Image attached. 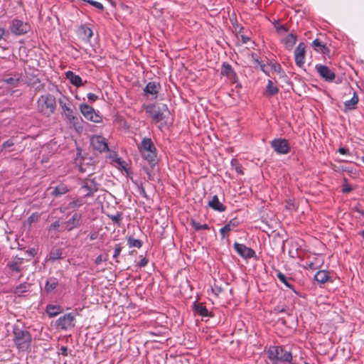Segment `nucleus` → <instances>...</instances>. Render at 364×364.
I'll use <instances>...</instances> for the list:
<instances>
[{"label": "nucleus", "mask_w": 364, "mask_h": 364, "mask_svg": "<svg viewBox=\"0 0 364 364\" xmlns=\"http://www.w3.org/2000/svg\"><path fill=\"white\" fill-rule=\"evenodd\" d=\"M58 102L62 109V114L65 116V120L77 130L82 128L80 125L81 118L76 113V109L72 101L68 97L63 95L58 100Z\"/></svg>", "instance_id": "1"}, {"label": "nucleus", "mask_w": 364, "mask_h": 364, "mask_svg": "<svg viewBox=\"0 0 364 364\" xmlns=\"http://www.w3.org/2000/svg\"><path fill=\"white\" fill-rule=\"evenodd\" d=\"M267 357L272 364L291 363L292 353L282 346H271L267 350Z\"/></svg>", "instance_id": "2"}, {"label": "nucleus", "mask_w": 364, "mask_h": 364, "mask_svg": "<svg viewBox=\"0 0 364 364\" xmlns=\"http://www.w3.org/2000/svg\"><path fill=\"white\" fill-rule=\"evenodd\" d=\"M13 341L19 350H25L30 347L32 337L29 331L15 325L13 326Z\"/></svg>", "instance_id": "3"}, {"label": "nucleus", "mask_w": 364, "mask_h": 364, "mask_svg": "<svg viewBox=\"0 0 364 364\" xmlns=\"http://www.w3.org/2000/svg\"><path fill=\"white\" fill-rule=\"evenodd\" d=\"M37 107L40 113L50 117L56 109V99L51 94L41 95L37 101Z\"/></svg>", "instance_id": "4"}, {"label": "nucleus", "mask_w": 364, "mask_h": 364, "mask_svg": "<svg viewBox=\"0 0 364 364\" xmlns=\"http://www.w3.org/2000/svg\"><path fill=\"white\" fill-rule=\"evenodd\" d=\"M144 109L146 113L156 122L164 119L166 113L169 114L168 106L166 104H150L144 105Z\"/></svg>", "instance_id": "5"}, {"label": "nucleus", "mask_w": 364, "mask_h": 364, "mask_svg": "<svg viewBox=\"0 0 364 364\" xmlns=\"http://www.w3.org/2000/svg\"><path fill=\"white\" fill-rule=\"evenodd\" d=\"M9 30L15 36H23L31 30V26L22 20L14 18L9 23Z\"/></svg>", "instance_id": "6"}, {"label": "nucleus", "mask_w": 364, "mask_h": 364, "mask_svg": "<svg viewBox=\"0 0 364 364\" xmlns=\"http://www.w3.org/2000/svg\"><path fill=\"white\" fill-rule=\"evenodd\" d=\"M271 147L278 155H285L290 152L291 147L289 141L284 138L274 139L271 142Z\"/></svg>", "instance_id": "7"}, {"label": "nucleus", "mask_w": 364, "mask_h": 364, "mask_svg": "<svg viewBox=\"0 0 364 364\" xmlns=\"http://www.w3.org/2000/svg\"><path fill=\"white\" fill-rule=\"evenodd\" d=\"M79 109L84 117L91 122L99 123L102 121V117L96 112L94 108L87 104H80Z\"/></svg>", "instance_id": "8"}, {"label": "nucleus", "mask_w": 364, "mask_h": 364, "mask_svg": "<svg viewBox=\"0 0 364 364\" xmlns=\"http://www.w3.org/2000/svg\"><path fill=\"white\" fill-rule=\"evenodd\" d=\"M315 69L320 77L326 82H332L336 78L335 72L326 65L316 64Z\"/></svg>", "instance_id": "9"}, {"label": "nucleus", "mask_w": 364, "mask_h": 364, "mask_svg": "<svg viewBox=\"0 0 364 364\" xmlns=\"http://www.w3.org/2000/svg\"><path fill=\"white\" fill-rule=\"evenodd\" d=\"M75 319V315L73 313H68L64 314L63 316L58 318L56 321V326L63 330H67L69 328L74 327V321Z\"/></svg>", "instance_id": "10"}, {"label": "nucleus", "mask_w": 364, "mask_h": 364, "mask_svg": "<svg viewBox=\"0 0 364 364\" xmlns=\"http://www.w3.org/2000/svg\"><path fill=\"white\" fill-rule=\"evenodd\" d=\"M81 220L82 214L75 212L69 220L63 223V225L66 231L70 232L80 227Z\"/></svg>", "instance_id": "11"}, {"label": "nucleus", "mask_w": 364, "mask_h": 364, "mask_svg": "<svg viewBox=\"0 0 364 364\" xmlns=\"http://www.w3.org/2000/svg\"><path fill=\"white\" fill-rule=\"evenodd\" d=\"M233 247L237 253L242 258L250 259L255 256V250L247 247L244 244H240L235 242Z\"/></svg>", "instance_id": "12"}, {"label": "nucleus", "mask_w": 364, "mask_h": 364, "mask_svg": "<svg viewBox=\"0 0 364 364\" xmlns=\"http://www.w3.org/2000/svg\"><path fill=\"white\" fill-rule=\"evenodd\" d=\"M91 144L94 149L100 152H108L109 149L105 137L102 136H96L91 140Z\"/></svg>", "instance_id": "13"}, {"label": "nucleus", "mask_w": 364, "mask_h": 364, "mask_svg": "<svg viewBox=\"0 0 364 364\" xmlns=\"http://www.w3.org/2000/svg\"><path fill=\"white\" fill-rule=\"evenodd\" d=\"M305 49H306L305 43L303 42H301L297 46V47L296 48V49L294 50L295 63H296V65L299 68H302L304 64L305 53H306Z\"/></svg>", "instance_id": "14"}, {"label": "nucleus", "mask_w": 364, "mask_h": 364, "mask_svg": "<svg viewBox=\"0 0 364 364\" xmlns=\"http://www.w3.org/2000/svg\"><path fill=\"white\" fill-rule=\"evenodd\" d=\"M221 75L226 76L232 83H235L238 80L237 73L232 69V66L227 62H224L221 67Z\"/></svg>", "instance_id": "15"}, {"label": "nucleus", "mask_w": 364, "mask_h": 364, "mask_svg": "<svg viewBox=\"0 0 364 364\" xmlns=\"http://www.w3.org/2000/svg\"><path fill=\"white\" fill-rule=\"evenodd\" d=\"M82 188L87 191L85 197H92L93 194L98 191V184L95 179H87L83 181Z\"/></svg>", "instance_id": "16"}, {"label": "nucleus", "mask_w": 364, "mask_h": 364, "mask_svg": "<svg viewBox=\"0 0 364 364\" xmlns=\"http://www.w3.org/2000/svg\"><path fill=\"white\" fill-rule=\"evenodd\" d=\"M23 264V258L18 257L16 255L14 259L9 262L6 264V268L11 270L12 272L18 273L23 271V268L22 267Z\"/></svg>", "instance_id": "17"}, {"label": "nucleus", "mask_w": 364, "mask_h": 364, "mask_svg": "<svg viewBox=\"0 0 364 364\" xmlns=\"http://www.w3.org/2000/svg\"><path fill=\"white\" fill-rule=\"evenodd\" d=\"M160 88L161 85L159 82H149L146 84V87L144 89V95L148 96L151 95H155L156 97Z\"/></svg>", "instance_id": "18"}, {"label": "nucleus", "mask_w": 364, "mask_h": 364, "mask_svg": "<svg viewBox=\"0 0 364 364\" xmlns=\"http://www.w3.org/2000/svg\"><path fill=\"white\" fill-rule=\"evenodd\" d=\"M208 205L213 210L222 213L226 210V206L224 205L218 199L217 195H215L208 201Z\"/></svg>", "instance_id": "19"}, {"label": "nucleus", "mask_w": 364, "mask_h": 364, "mask_svg": "<svg viewBox=\"0 0 364 364\" xmlns=\"http://www.w3.org/2000/svg\"><path fill=\"white\" fill-rule=\"evenodd\" d=\"M239 224L240 223L237 218L231 219L225 226L220 229L221 239L223 240L225 237V234L230 232L232 228L237 227Z\"/></svg>", "instance_id": "20"}, {"label": "nucleus", "mask_w": 364, "mask_h": 364, "mask_svg": "<svg viewBox=\"0 0 364 364\" xmlns=\"http://www.w3.org/2000/svg\"><path fill=\"white\" fill-rule=\"evenodd\" d=\"M139 149L141 153H144L156 151V148L155 147L151 139L145 137L142 139L141 145L139 146Z\"/></svg>", "instance_id": "21"}, {"label": "nucleus", "mask_w": 364, "mask_h": 364, "mask_svg": "<svg viewBox=\"0 0 364 364\" xmlns=\"http://www.w3.org/2000/svg\"><path fill=\"white\" fill-rule=\"evenodd\" d=\"M311 46L316 52L321 53L323 55H329V48L318 38L314 40Z\"/></svg>", "instance_id": "22"}, {"label": "nucleus", "mask_w": 364, "mask_h": 364, "mask_svg": "<svg viewBox=\"0 0 364 364\" xmlns=\"http://www.w3.org/2000/svg\"><path fill=\"white\" fill-rule=\"evenodd\" d=\"M59 284V280L56 277H50L46 282L45 284V291L48 294L52 292L54 289H56Z\"/></svg>", "instance_id": "23"}, {"label": "nucleus", "mask_w": 364, "mask_h": 364, "mask_svg": "<svg viewBox=\"0 0 364 364\" xmlns=\"http://www.w3.org/2000/svg\"><path fill=\"white\" fill-rule=\"evenodd\" d=\"M65 76L66 78L70 80L71 84L77 87L83 85L82 78L70 70L66 72Z\"/></svg>", "instance_id": "24"}, {"label": "nucleus", "mask_w": 364, "mask_h": 364, "mask_svg": "<svg viewBox=\"0 0 364 364\" xmlns=\"http://www.w3.org/2000/svg\"><path fill=\"white\" fill-rule=\"evenodd\" d=\"M142 157L144 159H145L149 164L150 165L151 168H153L156 164V157H157V153L156 151H151L148 152H144L141 153Z\"/></svg>", "instance_id": "25"}, {"label": "nucleus", "mask_w": 364, "mask_h": 364, "mask_svg": "<svg viewBox=\"0 0 364 364\" xmlns=\"http://www.w3.org/2000/svg\"><path fill=\"white\" fill-rule=\"evenodd\" d=\"M78 34L85 40L90 41L93 36L92 31L86 25H81L78 29Z\"/></svg>", "instance_id": "26"}, {"label": "nucleus", "mask_w": 364, "mask_h": 364, "mask_svg": "<svg viewBox=\"0 0 364 364\" xmlns=\"http://www.w3.org/2000/svg\"><path fill=\"white\" fill-rule=\"evenodd\" d=\"M279 90L277 87L274 86L273 82L271 80H268L267 85L266 86L264 95L267 97L274 96L279 92Z\"/></svg>", "instance_id": "27"}, {"label": "nucleus", "mask_w": 364, "mask_h": 364, "mask_svg": "<svg viewBox=\"0 0 364 364\" xmlns=\"http://www.w3.org/2000/svg\"><path fill=\"white\" fill-rule=\"evenodd\" d=\"M63 311V308L59 305L48 304L46 306V313L49 317L56 316Z\"/></svg>", "instance_id": "28"}, {"label": "nucleus", "mask_w": 364, "mask_h": 364, "mask_svg": "<svg viewBox=\"0 0 364 364\" xmlns=\"http://www.w3.org/2000/svg\"><path fill=\"white\" fill-rule=\"evenodd\" d=\"M329 279V273L325 270H320L314 275L315 281L320 284H325Z\"/></svg>", "instance_id": "29"}, {"label": "nucleus", "mask_w": 364, "mask_h": 364, "mask_svg": "<svg viewBox=\"0 0 364 364\" xmlns=\"http://www.w3.org/2000/svg\"><path fill=\"white\" fill-rule=\"evenodd\" d=\"M358 101H359L358 96L356 92H354L351 99L349 100H346L344 102L345 109L346 110L355 109Z\"/></svg>", "instance_id": "30"}, {"label": "nucleus", "mask_w": 364, "mask_h": 364, "mask_svg": "<svg viewBox=\"0 0 364 364\" xmlns=\"http://www.w3.org/2000/svg\"><path fill=\"white\" fill-rule=\"evenodd\" d=\"M276 273L277 277L282 283H283L289 289H291L294 292L296 293L294 287L289 282V280L291 279V278L288 279L283 273L279 270H277Z\"/></svg>", "instance_id": "31"}, {"label": "nucleus", "mask_w": 364, "mask_h": 364, "mask_svg": "<svg viewBox=\"0 0 364 364\" xmlns=\"http://www.w3.org/2000/svg\"><path fill=\"white\" fill-rule=\"evenodd\" d=\"M68 191H69V189H68V186L62 183V184H60V185L55 186L53 188L51 194L55 197H60L62 195L67 193Z\"/></svg>", "instance_id": "32"}, {"label": "nucleus", "mask_w": 364, "mask_h": 364, "mask_svg": "<svg viewBox=\"0 0 364 364\" xmlns=\"http://www.w3.org/2000/svg\"><path fill=\"white\" fill-rule=\"evenodd\" d=\"M31 285V284L27 282H22L15 288L14 293L19 295L21 294L28 292L30 290Z\"/></svg>", "instance_id": "33"}, {"label": "nucleus", "mask_w": 364, "mask_h": 364, "mask_svg": "<svg viewBox=\"0 0 364 364\" xmlns=\"http://www.w3.org/2000/svg\"><path fill=\"white\" fill-rule=\"evenodd\" d=\"M286 48L290 50L296 42V36L292 33L289 34L284 40Z\"/></svg>", "instance_id": "34"}, {"label": "nucleus", "mask_w": 364, "mask_h": 364, "mask_svg": "<svg viewBox=\"0 0 364 364\" xmlns=\"http://www.w3.org/2000/svg\"><path fill=\"white\" fill-rule=\"evenodd\" d=\"M21 81V76L19 75H15L14 77H9L4 79V82L5 83L11 85L13 87H18Z\"/></svg>", "instance_id": "35"}, {"label": "nucleus", "mask_w": 364, "mask_h": 364, "mask_svg": "<svg viewBox=\"0 0 364 364\" xmlns=\"http://www.w3.org/2000/svg\"><path fill=\"white\" fill-rule=\"evenodd\" d=\"M62 250L60 248L53 249L49 253V260L52 262L62 258Z\"/></svg>", "instance_id": "36"}, {"label": "nucleus", "mask_w": 364, "mask_h": 364, "mask_svg": "<svg viewBox=\"0 0 364 364\" xmlns=\"http://www.w3.org/2000/svg\"><path fill=\"white\" fill-rule=\"evenodd\" d=\"M194 310L196 314L203 317L208 316V309L206 308V306L202 305L201 304H195Z\"/></svg>", "instance_id": "37"}, {"label": "nucleus", "mask_w": 364, "mask_h": 364, "mask_svg": "<svg viewBox=\"0 0 364 364\" xmlns=\"http://www.w3.org/2000/svg\"><path fill=\"white\" fill-rule=\"evenodd\" d=\"M82 205H83L82 198H75V199L73 200L72 201H70L68 204L66 208L75 210H77L80 206H82Z\"/></svg>", "instance_id": "38"}, {"label": "nucleus", "mask_w": 364, "mask_h": 364, "mask_svg": "<svg viewBox=\"0 0 364 364\" xmlns=\"http://www.w3.org/2000/svg\"><path fill=\"white\" fill-rule=\"evenodd\" d=\"M127 244L129 247L140 248L142 246V241L138 239H135L132 235L127 237Z\"/></svg>", "instance_id": "39"}, {"label": "nucleus", "mask_w": 364, "mask_h": 364, "mask_svg": "<svg viewBox=\"0 0 364 364\" xmlns=\"http://www.w3.org/2000/svg\"><path fill=\"white\" fill-rule=\"evenodd\" d=\"M191 225L194 228V230L196 231L210 229V227L208 224L200 225L199 223L196 222L195 220H191Z\"/></svg>", "instance_id": "40"}, {"label": "nucleus", "mask_w": 364, "mask_h": 364, "mask_svg": "<svg viewBox=\"0 0 364 364\" xmlns=\"http://www.w3.org/2000/svg\"><path fill=\"white\" fill-rule=\"evenodd\" d=\"M108 217L112 220L114 224L120 226L122 220V213L117 212L115 215H108Z\"/></svg>", "instance_id": "41"}, {"label": "nucleus", "mask_w": 364, "mask_h": 364, "mask_svg": "<svg viewBox=\"0 0 364 364\" xmlns=\"http://www.w3.org/2000/svg\"><path fill=\"white\" fill-rule=\"evenodd\" d=\"M9 34L6 30L3 28H0V46L3 47V42L6 43V38L9 37Z\"/></svg>", "instance_id": "42"}, {"label": "nucleus", "mask_w": 364, "mask_h": 364, "mask_svg": "<svg viewBox=\"0 0 364 364\" xmlns=\"http://www.w3.org/2000/svg\"><path fill=\"white\" fill-rule=\"evenodd\" d=\"M353 190V187L348 183V180L345 178L342 185V192L343 193H349Z\"/></svg>", "instance_id": "43"}, {"label": "nucleus", "mask_w": 364, "mask_h": 364, "mask_svg": "<svg viewBox=\"0 0 364 364\" xmlns=\"http://www.w3.org/2000/svg\"><path fill=\"white\" fill-rule=\"evenodd\" d=\"M122 247L121 246V244H117L114 247V254H113V258L115 259L116 262H119V260L117 259V257L120 255L122 252Z\"/></svg>", "instance_id": "44"}, {"label": "nucleus", "mask_w": 364, "mask_h": 364, "mask_svg": "<svg viewBox=\"0 0 364 364\" xmlns=\"http://www.w3.org/2000/svg\"><path fill=\"white\" fill-rule=\"evenodd\" d=\"M87 3H88L89 4L93 6L94 7H95L96 9H97L100 11H103L104 10L103 5L101 3L98 2V1H93V0H87Z\"/></svg>", "instance_id": "45"}, {"label": "nucleus", "mask_w": 364, "mask_h": 364, "mask_svg": "<svg viewBox=\"0 0 364 364\" xmlns=\"http://www.w3.org/2000/svg\"><path fill=\"white\" fill-rule=\"evenodd\" d=\"M235 164V171L240 175H244V172L242 170V166L240 164H237V161L235 159H232L231 161V165L233 166Z\"/></svg>", "instance_id": "46"}, {"label": "nucleus", "mask_w": 364, "mask_h": 364, "mask_svg": "<svg viewBox=\"0 0 364 364\" xmlns=\"http://www.w3.org/2000/svg\"><path fill=\"white\" fill-rule=\"evenodd\" d=\"M270 66L272 69L277 73H281L282 72V68L281 65L277 63H270Z\"/></svg>", "instance_id": "47"}, {"label": "nucleus", "mask_w": 364, "mask_h": 364, "mask_svg": "<svg viewBox=\"0 0 364 364\" xmlns=\"http://www.w3.org/2000/svg\"><path fill=\"white\" fill-rule=\"evenodd\" d=\"M14 144L13 139H9L2 144L1 147L2 149H6L14 146Z\"/></svg>", "instance_id": "48"}, {"label": "nucleus", "mask_w": 364, "mask_h": 364, "mask_svg": "<svg viewBox=\"0 0 364 364\" xmlns=\"http://www.w3.org/2000/svg\"><path fill=\"white\" fill-rule=\"evenodd\" d=\"M140 257H141V259L138 263V266L139 267L142 268L147 265L149 260L145 257H143L142 255H140Z\"/></svg>", "instance_id": "49"}, {"label": "nucleus", "mask_w": 364, "mask_h": 364, "mask_svg": "<svg viewBox=\"0 0 364 364\" xmlns=\"http://www.w3.org/2000/svg\"><path fill=\"white\" fill-rule=\"evenodd\" d=\"M338 152H339L342 155H350V150L346 147H340L338 149Z\"/></svg>", "instance_id": "50"}, {"label": "nucleus", "mask_w": 364, "mask_h": 364, "mask_svg": "<svg viewBox=\"0 0 364 364\" xmlns=\"http://www.w3.org/2000/svg\"><path fill=\"white\" fill-rule=\"evenodd\" d=\"M87 99L91 102H95L98 100V97L94 93H88L87 95Z\"/></svg>", "instance_id": "51"}, {"label": "nucleus", "mask_w": 364, "mask_h": 364, "mask_svg": "<svg viewBox=\"0 0 364 364\" xmlns=\"http://www.w3.org/2000/svg\"><path fill=\"white\" fill-rule=\"evenodd\" d=\"M116 162L122 166V168L128 173V169L124 166L125 162L122 161L120 158L117 159Z\"/></svg>", "instance_id": "52"}, {"label": "nucleus", "mask_w": 364, "mask_h": 364, "mask_svg": "<svg viewBox=\"0 0 364 364\" xmlns=\"http://www.w3.org/2000/svg\"><path fill=\"white\" fill-rule=\"evenodd\" d=\"M60 222L58 220H57V221H55L51 223V225L50 226V229L58 230L60 228Z\"/></svg>", "instance_id": "53"}, {"label": "nucleus", "mask_w": 364, "mask_h": 364, "mask_svg": "<svg viewBox=\"0 0 364 364\" xmlns=\"http://www.w3.org/2000/svg\"><path fill=\"white\" fill-rule=\"evenodd\" d=\"M26 252L31 257H34L37 254V250L35 248H30Z\"/></svg>", "instance_id": "54"}, {"label": "nucleus", "mask_w": 364, "mask_h": 364, "mask_svg": "<svg viewBox=\"0 0 364 364\" xmlns=\"http://www.w3.org/2000/svg\"><path fill=\"white\" fill-rule=\"evenodd\" d=\"M38 218V215L36 213H33L31 215L29 216L28 220L29 223H33L34 221H36Z\"/></svg>", "instance_id": "55"}, {"label": "nucleus", "mask_w": 364, "mask_h": 364, "mask_svg": "<svg viewBox=\"0 0 364 364\" xmlns=\"http://www.w3.org/2000/svg\"><path fill=\"white\" fill-rule=\"evenodd\" d=\"M286 202H287V208H288L289 210L296 208L294 202H292L291 199H289Z\"/></svg>", "instance_id": "56"}, {"label": "nucleus", "mask_w": 364, "mask_h": 364, "mask_svg": "<svg viewBox=\"0 0 364 364\" xmlns=\"http://www.w3.org/2000/svg\"><path fill=\"white\" fill-rule=\"evenodd\" d=\"M139 193L145 198L148 199L149 197L147 196V193L144 189V188L141 186L139 188Z\"/></svg>", "instance_id": "57"}, {"label": "nucleus", "mask_w": 364, "mask_h": 364, "mask_svg": "<svg viewBox=\"0 0 364 364\" xmlns=\"http://www.w3.org/2000/svg\"><path fill=\"white\" fill-rule=\"evenodd\" d=\"M105 260H106V259H103L102 255H100L95 259V264L98 265V264H101L102 261H105Z\"/></svg>", "instance_id": "58"}, {"label": "nucleus", "mask_w": 364, "mask_h": 364, "mask_svg": "<svg viewBox=\"0 0 364 364\" xmlns=\"http://www.w3.org/2000/svg\"><path fill=\"white\" fill-rule=\"evenodd\" d=\"M60 350V353L63 355L67 356L68 355V349L66 346H61Z\"/></svg>", "instance_id": "59"}, {"label": "nucleus", "mask_w": 364, "mask_h": 364, "mask_svg": "<svg viewBox=\"0 0 364 364\" xmlns=\"http://www.w3.org/2000/svg\"><path fill=\"white\" fill-rule=\"evenodd\" d=\"M252 60L256 63H257L258 65H259L262 62L259 61V58L258 56L257 55V54L252 53Z\"/></svg>", "instance_id": "60"}, {"label": "nucleus", "mask_w": 364, "mask_h": 364, "mask_svg": "<svg viewBox=\"0 0 364 364\" xmlns=\"http://www.w3.org/2000/svg\"><path fill=\"white\" fill-rule=\"evenodd\" d=\"M277 31L287 32L288 29L284 25H280L279 27H277Z\"/></svg>", "instance_id": "61"}, {"label": "nucleus", "mask_w": 364, "mask_h": 364, "mask_svg": "<svg viewBox=\"0 0 364 364\" xmlns=\"http://www.w3.org/2000/svg\"><path fill=\"white\" fill-rule=\"evenodd\" d=\"M259 65L260 67L261 70L266 75H269V73L265 69L266 65L264 64H262V63Z\"/></svg>", "instance_id": "62"}, {"label": "nucleus", "mask_w": 364, "mask_h": 364, "mask_svg": "<svg viewBox=\"0 0 364 364\" xmlns=\"http://www.w3.org/2000/svg\"><path fill=\"white\" fill-rule=\"evenodd\" d=\"M97 236H98L97 232H92V233H91V234L90 235V239L91 240H96V239H97Z\"/></svg>", "instance_id": "63"}, {"label": "nucleus", "mask_w": 364, "mask_h": 364, "mask_svg": "<svg viewBox=\"0 0 364 364\" xmlns=\"http://www.w3.org/2000/svg\"><path fill=\"white\" fill-rule=\"evenodd\" d=\"M285 309L284 308H280L279 306H277L274 308V311L276 313H282L284 312Z\"/></svg>", "instance_id": "64"}]
</instances>
